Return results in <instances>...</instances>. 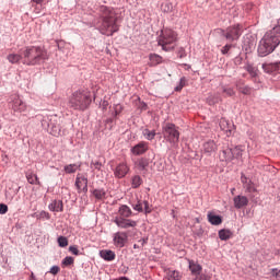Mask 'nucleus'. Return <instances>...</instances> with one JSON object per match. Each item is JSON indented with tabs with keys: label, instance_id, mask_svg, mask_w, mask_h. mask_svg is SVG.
I'll list each match as a JSON object with an SVG mask.
<instances>
[{
	"label": "nucleus",
	"instance_id": "obj_1",
	"mask_svg": "<svg viewBox=\"0 0 280 280\" xmlns=\"http://www.w3.org/2000/svg\"><path fill=\"white\" fill-rule=\"evenodd\" d=\"M101 22L97 23V30L104 36H113L116 32H119L117 21V11L113 7L101 5L98 9Z\"/></svg>",
	"mask_w": 280,
	"mask_h": 280
},
{
	"label": "nucleus",
	"instance_id": "obj_2",
	"mask_svg": "<svg viewBox=\"0 0 280 280\" xmlns=\"http://www.w3.org/2000/svg\"><path fill=\"white\" fill-rule=\"evenodd\" d=\"M23 65L26 67H36L49 59L47 50L38 46H27L22 51Z\"/></svg>",
	"mask_w": 280,
	"mask_h": 280
},
{
	"label": "nucleus",
	"instance_id": "obj_3",
	"mask_svg": "<svg viewBox=\"0 0 280 280\" xmlns=\"http://www.w3.org/2000/svg\"><path fill=\"white\" fill-rule=\"evenodd\" d=\"M91 92L88 90H78L70 95L68 106L72 110H86L91 106Z\"/></svg>",
	"mask_w": 280,
	"mask_h": 280
},
{
	"label": "nucleus",
	"instance_id": "obj_4",
	"mask_svg": "<svg viewBox=\"0 0 280 280\" xmlns=\"http://www.w3.org/2000/svg\"><path fill=\"white\" fill-rule=\"evenodd\" d=\"M162 132L164 139L172 145V148L178 147V141L180 139V132L178 131V127L172 122H166L162 127Z\"/></svg>",
	"mask_w": 280,
	"mask_h": 280
},
{
	"label": "nucleus",
	"instance_id": "obj_5",
	"mask_svg": "<svg viewBox=\"0 0 280 280\" xmlns=\"http://www.w3.org/2000/svg\"><path fill=\"white\" fill-rule=\"evenodd\" d=\"M176 33L170 28L162 31L161 36L159 37V45L164 51H172L176 43Z\"/></svg>",
	"mask_w": 280,
	"mask_h": 280
},
{
	"label": "nucleus",
	"instance_id": "obj_6",
	"mask_svg": "<svg viewBox=\"0 0 280 280\" xmlns=\"http://www.w3.org/2000/svg\"><path fill=\"white\" fill-rule=\"evenodd\" d=\"M244 33V27L242 24H235L232 26H229L224 33L223 36H225L226 40H230V43H233L234 40H240V36Z\"/></svg>",
	"mask_w": 280,
	"mask_h": 280
},
{
	"label": "nucleus",
	"instance_id": "obj_7",
	"mask_svg": "<svg viewBox=\"0 0 280 280\" xmlns=\"http://www.w3.org/2000/svg\"><path fill=\"white\" fill-rule=\"evenodd\" d=\"M75 187L79 191V194H86V191H89V178L86 177V175L84 174H77V178H75Z\"/></svg>",
	"mask_w": 280,
	"mask_h": 280
},
{
	"label": "nucleus",
	"instance_id": "obj_8",
	"mask_svg": "<svg viewBox=\"0 0 280 280\" xmlns=\"http://www.w3.org/2000/svg\"><path fill=\"white\" fill-rule=\"evenodd\" d=\"M133 211H138V213H145L148 215L152 211V207H150V202L148 200H138L137 203L131 205Z\"/></svg>",
	"mask_w": 280,
	"mask_h": 280
},
{
	"label": "nucleus",
	"instance_id": "obj_9",
	"mask_svg": "<svg viewBox=\"0 0 280 280\" xmlns=\"http://www.w3.org/2000/svg\"><path fill=\"white\" fill-rule=\"evenodd\" d=\"M114 223L119 228V229H135L137 226V221L132 219H124L119 217L114 218Z\"/></svg>",
	"mask_w": 280,
	"mask_h": 280
},
{
	"label": "nucleus",
	"instance_id": "obj_10",
	"mask_svg": "<svg viewBox=\"0 0 280 280\" xmlns=\"http://www.w3.org/2000/svg\"><path fill=\"white\" fill-rule=\"evenodd\" d=\"M128 172H130V166H128V163L121 162L115 167L114 176L115 178H126Z\"/></svg>",
	"mask_w": 280,
	"mask_h": 280
},
{
	"label": "nucleus",
	"instance_id": "obj_11",
	"mask_svg": "<svg viewBox=\"0 0 280 280\" xmlns=\"http://www.w3.org/2000/svg\"><path fill=\"white\" fill-rule=\"evenodd\" d=\"M127 242L128 234L126 232H116L114 234V245L117 246V248H124Z\"/></svg>",
	"mask_w": 280,
	"mask_h": 280
},
{
	"label": "nucleus",
	"instance_id": "obj_12",
	"mask_svg": "<svg viewBox=\"0 0 280 280\" xmlns=\"http://www.w3.org/2000/svg\"><path fill=\"white\" fill-rule=\"evenodd\" d=\"M218 151V144H215V141L209 140L203 143L202 145V153L206 154V156H211L213 152Z\"/></svg>",
	"mask_w": 280,
	"mask_h": 280
},
{
	"label": "nucleus",
	"instance_id": "obj_13",
	"mask_svg": "<svg viewBox=\"0 0 280 280\" xmlns=\"http://www.w3.org/2000/svg\"><path fill=\"white\" fill-rule=\"evenodd\" d=\"M235 209H244V207H248V197L243 195H237L233 198Z\"/></svg>",
	"mask_w": 280,
	"mask_h": 280
},
{
	"label": "nucleus",
	"instance_id": "obj_14",
	"mask_svg": "<svg viewBox=\"0 0 280 280\" xmlns=\"http://www.w3.org/2000/svg\"><path fill=\"white\" fill-rule=\"evenodd\" d=\"M12 108L15 113H25V110H27V105L19 97H15L13 100Z\"/></svg>",
	"mask_w": 280,
	"mask_h": 280
},
{
	"label": "nucleus",
	"instance_id": "obj_15",
	"mask_svg": "<svg viewBox=\"0 0 280 280\" xmlns=\"http://www.w3.org/2000/svg\"><path fill=\"white\" fill-rule=\"evenodd\" d=\"M132 154H135L136 156H139L141 154H145V152H148V143L147 142H140L138 144H136L132 149H131Z\"/></svg>",
	"mask_w": 280,
	"mask_h": 280
},
{
	"label": "nucleus",
	"instance_id": "obj_16",
	"mask_svg": "<svg viewBox=\"0 0 280 280\" xmlns=\"http://www.w3.org/2000/svg\"><path fill=\"white\" fill-rule=\"evenodd\" d=\"M49 211H55L56 213H62L65 211V205L62 203V200H54L48 206Z\"/></svg>",
	"mask_w": 280,
	"mask_h": 280
},
{
	"label": "nucleus",
	"instance_id": "obj_17",
	"mask_svg": "<svg viewBox=\"0 0 280 280\" xmlns=\"http://www.w3.org/2000/svg\"><path fill=\"white\" fill-rule=\"evenodd\" d=\"M118 218L128 219L132 215V209L128 207L127 205H122L118 209Z\"/></svg>",
	"mask_w": 280,
	"mask_h": 280
},
{
	"label": "nucleus",
	"instance_id": "obj_18",
	"mask_svg": "<svg viewBox=\"0 0 280 280\" xmlns=\"http://www.w3.org/2000/svg\"><path fill=\"white\" fill-rule=\"evenodd\" d=\"M220 161H231L233 159V149H224L219 153Z\"/></svg>",
	"mask_w": 280,
	"mask_h": 280
},
{
	"label": "nucleus",
	"instance_id": "obj_19",
	"mask_svg": "<svg viewBox=\"0 0 280 280\" xmlns=\"http://www.w3.org/2000/svg\"><path fill=\"white\" fill-rule=\"evenodd\" d=\"M279 67H280V62L262 65V69L265 73H275V71H279Z\"/></svg>",
	"mask_w": 280,
	"mask_h": 280
},
{
	"label": "nucleus",
	"instance_id": "obj_20",
	"mask_svg": "<svg viewBox=\"0 0 280 280\" xmlns=\"http://www.w3.org/2000/svg\"><path fill=\"white\" fill-rule=\"evenodd\" d=\"M208 222L214 226H219V224H222V217L214 214L213 212H208Z\"/></svg>",
	"mask_w": 280,
	"mask_h": 280
},
{
	"label": "nucleus",
	"instance_id": "obj_21",
	"mask_svg": "<svg viewBox=\"0 0 280 280\" xmlns=\"http://www.w3.org/2000/svg\"><path fill=\"white\" fill-rule=\"evenodd\" d=\"M100 255H101L102 259H104L105 261H114V259L116 257L115 252L108 250V249L101 250Z\"/></svg>",
	"mask_w": 280,
	"mask_h": 280
},
{
	"label": "nucleus",
	"instance_id": "obj_22",
	"mask_svg": "<svg viewBox=\"0 0 280 280\" xmlns=\"http://www.w3.org/2000/svg\"><path fill=\"white\" fill-rule=\"evenodd\" d=\"M189 270L192 275H200L202 272V266H200L198 262L194 260H189Z\"/></svg>",
	"mask_w": 280,
	"mask_h": 280
},
{
	"label": "nucleus",
	"instance_id": "obj_23",
	"mask_svg": "<svg viewBox=\"0 0 280 280\" xmlns=\"http://www.w3.org/2000/svg\"><path fill=\"white\" fill-rule=\"evenodd\" d=\"M148 165H150V161H148V159H140L136 163V167H137V170H139V172H147Z\"/></svg>",
	"mask_w": 280,
	"mask_h": 280
},
{
	"label": "nucleus",
	"instance_id": "obj_24",
	"mask_svg": "<svg viewBox=\"0 0 280 280\" xmlns=\"http://www.w3.org/2000/svg\"><path fill=\"white\" fill-rule=\"evenodd\" d=\"M7 60H9V62H11V65H19L21 62V60L23 62V55L10 54L7 57Z\"/></svg>",
	"mask_w": 280,
	"mask_h": 280
},
{
	"label": "nucleus",
	"instance_id": "obj_25",
	"mask_svg": "<svg viewBox=\"0 0 280 280\" xmlns=\"http://www.w3.org/2000/svg\"><path fill=\"white\" fill-rule=\"evenodd\" d=\"M143 185V179L139 175H135L131 177V187L132 189H139Z\"/></svg>",
	"mask_w": 280,
	"mask_h": 280
},
{
	"label": "nucleus",
	"instance_id": "obj_26",
	"mask_svg": "<svg viewBox=\"0 0 280 280\" xmlns=\"http://www.w3.org/2000/svg\"><path fill=\"white\" fill-rule=\"evenodd\" d=\"M79 167H82V164H68L65 166L66 174H75L78 172Z\"/></svg>",
	"mask_w": 280,
	"mask_h": 280
},
{
	"label": "nucleus",
	"instance_id": "obj_27",
	"mask_svg": "<svg viewBox=\"0 0 280 280\" xmlns=\"http://www.w3.org/2000/svg\"><path fill=\"white\" fill-rule=\"evenodd\" d=\"M219 237L225 242L226 240H231V237H233V232H231V230H221L219 231Z\"/></svg>",
	"mask_w": 280,
	"mask_h": 280
},
{
	"label": "nucleus",
	"instance_id": "obj_28",
	"mask_svg": "<svg viewBox=\"0 0 280 280\" xmlns=\"http://www.w3.org/2000/svg\"><path fill=\"white\" fill-rule=\"evenodd\" d=\"M149 60L152 67H156V65H161V62H163V57L154 54V55H150Z\"/></svg>",
	"mask_w": 280,
	"mask_h": 280
},
{
	"label": "nucleus",
	"instance_id": "obj_29",
	"mask_svg": "<svg viewBox=\"0 0 280 280\" xmlns=\"http://www.w3.org/2000/svg\"><path fill=\"white\" fill-rule=\"evenodd\" d=\"M166 279H168V280H180L182 276H180V272H178L176 270H168L166 272Z\"/></svg>",
	"mask_w": 280,
	"mask_h": 280
},
{
	"label": "nucleus",
	"instance_id": "obj_30",
	"mask_svg": "<svg viewBox=\"0 0 280 280\" xmlns=\"http://www.w3.org/2000/svg\"><path fill=\"white\" fill-rule=\"evenodd\" d=\"M142 133L148 141H152L156 137V131L150 129H144Z\"/></svg>",
	"mask_w": 280,
	"mask_h": 280
},
{
	"label": "nucleus",
	"instance_id": "obj_31",
	"mask_svg": "<svg viewBox=\"0 0 280 280\" xmlns=\"http://www.w3.org/2000/svg\"><path fill=\"white\" fill-rule=\"evenodd\" d=\"M237 90L240 93H243V95H250L252 90L248 85L242 86L240 83L236 84Z\"/></svg>",
	"mask_w": 280,
	"mask_h": 280
},
{
	"label": "nucleus",
	"instance_id": "obj_32",
	"mask_svg": "<svg viewBox=\"0 0 280 280\" xmlns=\"http://www.w3.org/2000/svg\"><path fill=\"white\" fill-rule=\"evenodd\" d=\"M26 179L30 185H36L38 183V176L34 173L26 174Z\"/></svg>",
	"mask_w": 280,
	"mask_h": 280
},
{
	"label": "nucleus",
	"instance_id": "obj_33",
	"mask_svg": "<svg viewBox=\"0 0 280 280\" xmlns=\"http://www.w3.org/2000/svg\"><path fill=\"white\" fill-rule=\"evenodd\" d=\"M50 127V135H52V137H60V126L58 125H48Z\"/></svg>",
	"mask_w": 280,
	"mask_h": 280
},
{
	"label": "nucleus",
	"instance_id": "obj_34",
	"mask_svg": "<svg viewBox=\"0 0 280 280\" xmlns=\"http://www.w3.org/2000/svg\"><path fill=\"white\" fill-rule=\"evenodd\" d=\"M93 196H94L97 200H102L103 198L106 197V191H104V189H94Z\"/></svg>",
	"mask_w": 280,
	"mask_h": 280
},
{
	"label": "nucleus",
	"instance_id": "obj_35",
	"mask_svg": "<svg viewBox=\"0 0 280 280\" xmlns=\"http://www.w3.org/2000/svg\"><path fill=\"white\" fill-rule=\"evenodd\" d=\"M244 189H246V191L248 194H255V191H257V188H255V184H253V182H248V184H246L245 186H243Z\"/></svg>",
	"mask_w": 280,
	"mask_h": 280
},
{
	"label": "nucleus",
	"instance_id": "obj_36",
	"mask_svg": "<svg viewBox=\"0 0 280 280\" xmlns=\"http://www.w3.org/2000/svg\"><path fill=\"white\" fill-rule=\"evenodd\" d=\"M58 245L60 246V248H66V246H69V240L65 236H59Z\"/></svg>",
	"mask_w": 280,
	"mask_h": 280
},
{
	"label": "nucleus",
	"instance_id": "obj_37",
	"mask_svg": "<svg viewBox=\"0 0 280 280\" xmlns=\"http://www.w3.org/2000/svg\"><path fill=\"white\" fill-rule=\"evenodd\" d=\"M242 152H244V151L242 150L241 147H236V148L232 149L233 159H240V156H242Z\"/></svg>",
	"mask_w": 280,
	"mask_h": 280
},
{
	"label": "nucleus",
	"instance_id": "obj_38",
	"mask_svg": "<svg viewBox=\"0 0 280 280\" xmlns=\"http://www.w3.org/2000/svg\"><path fill=\"white\" fill-rule=\"evenodd\" d=\"M74 261H75V259L73 257L67 256L62 260V266H73Z\"/></svg>",
	"mask_w": 280,
	"mask_h": 280
},
{
	"label": "nucleus",
	"instance_id": "obj_39",
	"mask_svg": "<svg viewBox=\"0 0 280 280\" xmlns=\"http://www.w3.org/2000/svg\"><path fill=\"white\" fill-rule=\"evenodd\" d=\"M246 70L252 75V78H256V75H257V68H255L253 66H247Z\"/></svg>",
	"mask_w": 280,
	"mask_h": 280
},
{
	"label": "nucleus",
	"instance_id": "obj_40",
	"mask_svg": "<svg viewBox=\"0 0 280 280\" xmlns=\"http://www.w3.org/2000/svg\"><path fill=\"white\" fill-rule=\"evenodd\" d=\"M223 93H225L228 97H233V95H235V90L232 88H223Z\"/></svg>",
	"mask_w": 280,
	"mask_h": 280
},
{
	"label": "nucleus",
	"instance_id": "obj_41",
	"mask_svg": "<svg viewBox=\"0 0 280 280\" xmlns=\"http://www.w3.org/2000/svg\"><path fill=\"white\" fill-rule=\"evenodd\" d=\"M220 126H221L222 130H224L225 132H230V135H231V130L226 129V126H229V122L226 120H221Z\"/></svg>",
	"mask_w": 280,
	"mask_h": 280
},
{
	"label": "nucleus",
	"instance_id": "obj_42",
	"mask_svg": "<svg viewBox=\"0 0 280 280\" xmlns=\"http://www.w3.org/2000/svg\"><path fill=\"white\" fill-rule=\"evenodd\" d=\"M121 110H124V107L119 104L114 106V112H115V117H117V115H120Z\"/></svg>",
	"mask_w": 280,
	"mask_h": 280
},
{
	"label": "nucleus",
	"instance_id": "obj_43",
	"mask_svg": "<svg viewBox=\"0 0 280 280\" xmlns=\"http://www.w3.org/2000/svg\"><path fill=\"white\" fill-rule=\"evenodd\" d=\"M231 47H233L232 45L228 44L225 45L222 49L221 52L223 54V56H226V54H229V51H231Z\"/></svg>",
	"mask_w": 280,
	"mask_h": 280
},
{
	"label": "nucleus",
	"instance_id": "obj_44",
	"mask_svg": "<svg viewBox=\"0 0 280 280\" xmlns=\"http://www.w3.org/2000/svg\"><path fill=\"white\" fill-rule=\"evenodd\" d=\"M70 253H72V255H80V249H78V246L73 245L69 247Z\"/></svg>",
	"mask_w": 280,
	"mask_h": 280
},
{
	"label": "nucleus",
	"instance_id": "obj_45",
	"mask_svg": "<svg viewBox=\"0 0 280 280\" xmlns=\"http://www.w3.org/2000/svg\"><path fill=\"white\" fill-rule=\"evenodd\" d=\"M91 167H94V170H102V163L96 161V162H91Z\"/></svg>",
	"mask_w": 280,
	"mask_h": 280
},
{
	"label": "nucleus",
	"instance_id": "obj_46",
	"mask_svg": "<svg viewBox=\"0 0 280 280\" xmlns=\"http://www.w3.org/2000/svg\"><path fill=\"white\" fill-rule=\"evenodd\" d=\"M241 182L243 184V187H246V185H248V183H250V180H248V177L246 175L241 176Z\"/></svg>",
	"mask_w": 280,
	"mask_h": 280
},
{
	"label": "nucleus",
	"instance_id": "obj_47",
	"mask_svg": "<svg viewBox=\"0 0 280 280\" xmlns=\"http://www.w3.org/2000/svg\"><path fill=\"white\" fill-rule=\"evenodd\" d=\"M50 275H58L60 272V267L58 266H52L49 270Z\"/></svg>",
	"mask_w": 280,
	"mask_h": 280
},
{
	"label": "nucleus",
	"instance_id": "obj_48",
	"mask_svg": "<svg viewBox=\"0 0 280 280\" xmlns=\"http://www.w3.org/2000/svg\"><path fill=\"white\" fill-rule=\"evenodd\" d=\"M0 213H8V206L0 203Z\"/></svg>",
	"mask_w": 280,
	"mask_h": 280
},
{
	"label": "nucleus",
	"instance_id": "obj_49",
	"mask_svg": "<svg viewBox=\"0 0 280 280\" xmlns=\"http://www.w3.org/2000/svg\"><path fill=\"white\" fill-rule=\"evenodd\" d=\"M195 280H210V279L207 275H197Z\"/></svg>",
	"mask_w": 280,
	"mask_h": 280
},
{
	"label": "nucleus",
	"instance_id": "obj_50",
	"mask_svg": "<svg viewBox=\"0 0 280 280\" xmlns=\"http://www.w3.org/2000/svg\"><path fill=\"white\" fill-rule=\"evenodd\" d=\"M141 248H143V246H145V244H148V237L141 238L140 241H138Z\"/></svg>",
	"mask_w": 280,
	"mask_h": 280
},
{
	"label": "nucleus",
	"instance_id": "obj_51",
	"mask_svg": "<svg viewBox=\"0 0 280 280\" xmlns=\"http://www.w3.org/2000/svg\"><path fill=\"white\" fill-rule=\"evenodd\" d=\"M39 218H45V220H49L50 217H49L48 212L42 211L39 213Z\"/></svg>",
	"mask_w": 280,
	"mask_h": 280
},
{
	"label": "nucleus",
	"instance_id": "obj_52",
	"mask_svg": "<svg viewBox=\"0 0 280 280\" xmlns=\"http://www.w3.org/2000/svg\"><path fill=\"white\" fill-rule=\"evenodd\" d=\"M183 90V80L180 81V85L175 88V91H182Z\"/></svg>",
	"mask_w": 280,
	"mask_h": 280
},
{
	"label": "nucleus",
	"instance_id": "obj_53",
	"mask_svg": "<svg viewBox=\"0 0 280 280\" xmlns=\"http://www.w3.org/2000/svg\"><path fill=\"white\" fill-rule=\"evenodd\" d=\"M33 3H37V4H40L43 3L44 0H31Z\"/></svg>",
	"mask_w": 280,
	"mask_h": 280
},
{
	"label": "nucleus",
	"instance_id": "obj_54",
	"mask_svg": "<svg viewBox=\"0 0 280 280\" xmlns=\"http://www.w3.org/2000/svg\"><path fill=\"white\" fill-rule=\"evenodd\" d=\"M275 255H276L277 257H280V249H277V250L275 252Z\"/></svg>",
	"mask_w": 280,
	"mask_h": 280
},
{
	"label": "nucleus",
	"instance_id": "obj_55",
	"mask_svg": "<svg viewBox=\"0 0 280 280\" xmlns=\"http://www.w3.org/2000/svg\"><path fill=\"white\" fill-rule=\"evenodd\" d=\"M30 280H36V277L34 276V272L31 273V279Z\"/></svg>",
	"mask_w": 280,
	"mask_h": 280
},
{
	"label": "nucleus",
	"instance_id": "obj_56",
	"mask_svg": "<svg viewBox=\"0 0 280 280\" xmlns=\"http://www.w3.org/2000/svg\"><path fill=\"white\" fill-rule=\"evenodd\" d=\"M133 248H135V249L141 248V245L135 244V245H133Z\"/></svg>",
	"mask_w": 280,
	"mask_h": 280
},
{
	"label": "nucleus",
	"instance_id": "obj_57",
	"mask_svg": "<svg viewBox=\"0 0 280 280\" xmlns=\"http://www.w3.org/2000/svg\"><path fill=\"white\" fill-rule=\"evenodd\" d=\"M103 106H108V103L107 102H103Z\"/></svg>",
	"mask_w": 280,
	"mask_h": 280
},
{
	"label": "nucleus",
	"instance_id": "obj_58",
	"mask_svg": "<svg viewBox=\"0 0 280 280\" xmlns=\"http://www.w3.org/2000/svg\"><path fill=\"white\" fill-rule=\"evenodd\" d=\"M235 191V188L232 189V194Z\"/></svg>",
	"mask_w": 280,
	"mask_h": 280
},
{
	"label": "nucleus",
	"instance_id": "obj_59",
	"mask_svg": "<svg viewBox=\"0 0 280 280\" xmlns=\"http://www.w3.org/2000/svg\"><path fill=\"white\" fill-rule=\"evenodd\" d=\"M276 277H279V273H276Z\"/></svg>",
	"mask_w": 280,
	"mask_h": 280
}]
</instances>
